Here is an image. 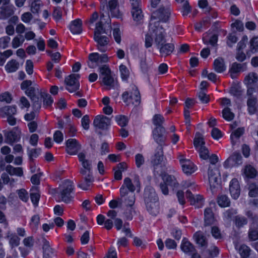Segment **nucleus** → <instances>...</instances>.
<instances>
[{
  "mask_svg": "<svg viewBox=\"0 0 258 258\" xmlns=\"http://www.w3.org/2000/svg\"><path fill=\"white\" fill-rule=\"evenodd\" d=\"M41 92L37 87H30L26 90L25 93L30 99H32L33 97L40 95Z\"/></svg>",
  "mask_w": 258,
  "mask_h": 258,
  "instance_id": "obj_49",
  "label": "nucleus"
},
{
  "mask_svg": "<svg viewBox=\"0 0 258 258\" xmlns=\"http://www.w3.org/2000/svg\"><path fill=\"white\" fill-rule=\"evenodd\" d=\"M229 191L232 197L237 199L240 193V186L237 179L233 178L231 180L229 185Z\"/></svg>",
  "mask_w": 258,
  "mask_h": 258,
  "instance_id": "obj_23",
  "label": "nucleus"
},
{
  "mask_svg": "<svg viewBox=\"0 0 258 258\" xmlns=\"http://www.w3.org/2000/svg\"><path fill=\"white\" fill-rule=\"evenodd\" d=\"M15 7L12 5L2 6L0 7V19L6 20L13 15Z\"/></svg>",
  "mask_w": 258,
  "mask_h": 258,
  "instance_id": "obj_20",
  "label": "nucleus"
},
{
  "mask_svg": "<svg viewBox=\"0 0 258 258\" xmlns=\"http://www.w3.org/2000/svg\"><path fill=\"white\" fill-rule=\"evenodd\" d=\"M103 34H107V33L103 28L102 22H99L96 23L94 35H102Z\"/></svg>",
  "mask_w": 258,
  "mask_h": 258,
  "instance_id": "obj_63",
  "label": "nucleus"
},
{
  "mask_svg": "<svg viewBox=\"0 0 258 258\" xmlns=\"http://www.w3.org/2000/svg\"><path fill=\"white\" fill-rule=\"evenodd\" d=\"M43 4L40 0H34L31 4V11L33 14H38Z\"/></svg>",
  "mask_w": 258,
  "mask_h": 258,
  "instance_id": "obj_48",
  "label": "nucleus"
},
{
  "mask_svg": "<svg viewBox=\"0 0 258 258\" xmlns=\"http://www.w3.org/2000/svg\"><path fill=\"white\" fill-rule=\"evenodd\" d=\"M213 67L214 70L218 73L223 72L226 68L224 60L222 57H218L214 60Z\"/></svg>",
  "mask_w": 258,
  "mask_h": 258,
  "instance_id": "obj_30",
  "label": "nucleus"
},
{
  "mask_svg": "<svg viewBox=\"0 0 258 258\" xmlns=\"http://www.w3.org/2000/svg\"><path fill=\"white\" fill-rule=\"evenodd\" d=\"M42 249L43 258H51L53 255V249L50 247L49 242L46 239L43 240Z\"/></svg>",
  "mask_w": 258,
  "mask_h": 258,
  "instance_id": "obj_29",
  "label": "nucleus"
},
{
  "mask_svg": "<svg viewBox=\"0 0 258 258\" xmlns=\"http://www.w3.org/2000/svg\"><path fill=\"white\" fill-rule=\"evenodd\" d=\"M79 161L81 162L82 167L80 170H84L86 172L92 170V161L86 158V155L84 153H80L78 155Z\"/></svg>",
  "mask_w": 258,
  "mask_h": 258,
  "instance_id": "obj_25",
  "label": "nucleus"
},
{
  "mask_svg": "<svg viewBox=\"0 0 258 258\" xmlns=\"http://www.w3.org/2000/svg\"><path fill=\"white\" fill-rule=\"evenodd\" d=\"M30 191L31 200L35 206H37L40 197L38 189L36 187H34L31 189Z\"/></svg>",
  "mask_w": 258,
  "mask_h": 258,
  "instance_id": "obj_43",
  "label": "nucleus"
},
{
  "mask_svg": "<svg viewBox=\"0 0 258 258\" xmlns=\"http://www.w3.org/2000/svg\"><path fill=\"white\" fill-rule=\"evenodd\" d=\"M247 87V95L248 97H256L258 92V85L254 86H246Z\"/></svg>",
  "mask_w": 258,
  "mask_h": 258,
  "instance_id": "obj_52",
  "label": "nucleus"
},
{
  "mask_svg": "<svg viewBox=\"0 0 258 258\" xmlns=\"http://www.w3.org/2000/svg\"><path fill=\"white\" fill-rule=\"evenodd\" d=\"M205 223L206 225H209L213 223L214 217L212 209L207 208L205 210Z\"/></svg>",
  "mask_w": 258,
  "mask_h": 258,
  "instance_id": "obj_41",
  "label": "nucleus"
},
{
  "mask_svg": "<svg viewBox=\"0 0 258 258\" xmlns=\"http://www.w3.org/2000/svg\"><path fill=\"white\" fill-rule=\"evenodd\" d=\"M242 156L239 153H234L224 162L225 167L236 166L242 164Z\"/></svg>",
  "mask_w": 258,
  "mask_h": 258,
  "instance_id": "obj_17",
  "label": "nucleus"
},
{
  "mask_svg": "<svg viewBox=\"0 0 258 258\" xmlns=\"http://www.w3.org/2000/svg\"><path fill=\"white\" fill-rule=\"evenodd\" d=\"M163 160V149L162 146H158L155 151L154 154L151 159V164L154 167H156L161 164Z\"/></svg>",
  "mask_w": 258,
  "mask_h": 258,
  "instance_id": "obj_18",
  "label": "nucleus"
},
{
  "mask_svg": "<svg viewBox=\"0 0 258 258\" xmlns=\"http://www.w3.org/2000/svg\"><path fill=\"white\" fill-rule=\"evenodd\" d=\"M246 70V63H238L236 62H233L229 70L230 76L232 79H234L236 77L237 73L240 72H244Z\"/></svg>",
  "mask_w": 258,
  "mask_h": 258,
  "instance_id": "obj_21",
  "label": "nucleus"
},
{
  "mask_svg": "<svg viewBox=\"0 0 258 258\" xmlns=\"http://www.w3.org/2000/svg\"><path fill=\"white\" fill-rule=\"evenodd\" d=\"M257 101L256 97H248L247 101V105L248 107V112L250 114H253L255 112V104Z\"/></svg>",
  "mask_w": 258,
  "mask_h": 258,
  "instance_id": "obj_40",
  "label": "nucleus"
},
{
  "mask_svg": "<svg viewBox=\"0 0 258 258\" xmlns=\"http://www.w3.org/2000/svg\"><path fill=\"white\" fill-rule=\"evenodd\" d=\"M205 144L203 138L200 137L199 134H197L194 142L195 147L198 149L202 146H205Z\"/></svg>",
  "mask_w": 258,
  "mask_h": 258,
  "instance_id": "obj_57",
  "label": "nucleus"
},
{
  "mask_svg": "<svg viewBox=\"0 0 258 258\" xmlns=\"http://www.w3.org/2000/svg\"><path fill=\"white\" fill-rule=\"evenodd\" d=\"M140 186V182L138 176H136L133 181L129 177H125L120 188V195L123 196L128 192H134L136 187H139Z\"/></svg>",
  "mask_w": 258,
  "mask_h": 258,
  "instance_id": "obj_4",
  "label": "nucleus"
},
{
  "mask_svg": "<svg viewBox=\"0 0 258 258\" xmlns=\"http://www.w3.org/2000/svg\"><path fill=\"white\" fill-rule=\"evenodd\" d=\"M17 112L16 107L15 106H6L0 109V114L4 117L6 115L13 116Z\"/></svg>",
  "mask_w": 258,
  "mask_h": 258,
  "instance_id": "obj_34",
  "label": "nucleus"
},
{
  "mask_svg": "<svg viewBox=\"0 0 258 258\" xmlns=\"http://www.w3.org/2000/svg\"><path fill=\"white\" fill-rule=\"evenodd\" d=\"M135 162L136 166L138 168L145 163V158L142 154L138 153L136 155Z\"/></svg>",
  "mask_w": 258,
  "mask_h": 258,
  "instance_id": "obj_64",
  "label": "nucleus"
},
{
  "mask_svg": "<svg viewBox=\"0 0 258 258\" xmlns=\"http://www.w3.org/2000/svg\"><path fill=\"white\" fill-rule=\"evenodd\" d=\"M248 237L250 239L253 241L258 239V229L257 227H253L249 229Z\"/></svg>",
  "mask_w": 258,
  "mask_h": 258,
  "instance_id": "obj_60",
  "label": "nucleus"
},
{
  "mask_svg": "<svg viewBox=\"0 0 258 258\" xmlns=\"http://www.w3.org/2000/svg\"><path fill=\"white\" fill-rule=\"evenodd\" d=\"M5 169L10 175L21 177L23 175V169L21 167H14L11 165H8L6 166Z\"/></svg>",
  "mask_w": 258,
  "mask_h": 258,
  "instance_id": "obj_36",
  "label": "nucleus"
},
{
  "mask_svg": "<svg viewBox=\"0 0 258 258\" xmlns=\"http://www.w3.org/2000/svg\"><path fill=\"white\" fill-rule=\"evenodd\" d=\"M74 185L70 180H64L58 188V194L60 200L65 203H70L73 200Z\"/></svg>",
  "mask_w": 258,
  "mask_h": 258,
  "instance_id": "obj_1",
  "label": "nucleus"
},
{
  "mask_svg": "<svg viewBox=\"0 0 258 258\" xmlns=\"http://www.w3.org/2000/svg\"><path fill=\"white\" fill-rule=\"evenodd\" d=\"M81 148V145L75 139H70L66 142V151L70 155H76Z\"/></svg>",
  "mask_w": 258,
  "mask_h": 258,
  "instance_id": "obj_15",
  "label": "nucleus"
},
{
  "mask_svg": "<svg viewBox=\"0 0 258 258\" xmlns=\"http://www.w3.org/2000/svg\"><path fill=\"white\" fill-rule=\"evenodd\" d=\"M183 172L186 175H190L197 169V166L190 160L186 159L182 155L178 157Z\"/></svg>",
  "mask_w": 258,
  "mask_h": 258,
  "instance_id": "obj_10",
  "label": "nucleus"
},
{
  "mask_svg": "<svg viewBox=\"0 0 258 258\" xmlns=\"http://www.w3.org/2000/svg\"><path fill=\"white\" fill-rule=\"evenodd\" d=\"M200 157L203 160H207L209 157V152L208 149L205 146H202L198 149Z\"/></svg>",
  "mask_w": 258,
  "mask_h": 258,
  "instance_id": "obj_54",
  "label": "nucleus"
},
{
  "mask_svg": "<svg viewBox=\"0 0 258 258\" xmlns=\"http://www.w3.org/2000/svg\"><path fill=\"white\" fill-rule=\"evenodd\" d=\"M100 78L102 79V83L106 86L107 89L113 88L114 80L111 76V71L107 65H103L99 68Z\"/></svg>",
  "mask_w": 258,
  "mask_h": 258,
  "instance_id": "obj_5",
  "label": "nucleus"
},
{
  "mask_svg": "<svg viewBox=\"0 0 258 258\" xmlns=\"http://www.w3.org/2000/svg\"><path fill=\"white\" fill-rule=\"evenodd\" d=\"M194 237L198 244L202 247H206L208 242L206 237L201 231H198L194 235Z\"/></svg>",
  "mask_w": 258,
  "mask_h": 258,
  "instance_id": "obj_33",
  "label": "nucleus"
},
{
  "mask_svg": "<svg viewBox=\"0 0 258 258\" xmlns=\"http://www.w3.org/2000/svg\"><path fill=\"white\" fill-rule=\"evenodd\" d=\"M257 75L255 73L251 72L245 77L244 83L246 86H254V85H257Z\"/></svg>",
  "mask_w": 258,
  "mask_h": 258,
  "instance_id": "obj_32",
  "label": "nucleus"
},
{
  "mask_svg": "<svg viewBox=\"0 0 258 258\" xmlns=\"http://www.w3.org/2000/svg\"><path fill=\"white\" fill-rule=\"evenodd\" d=\"M208 176L210 188L212 192L214 193L220 187L221 178L218 169L216 167L212 169L210 166L208 170Z\"/></svg>",
  "mask_w": 258,
  "mask_h": 258,
  "instance_id": "obj_6",
  "label": "nucleus"
},
{
  "mask_svg": "<svg viewBox=\"0 0 258 258\" xmlns=\"http://www.w3.org/2000/svg\"><path fill=\"white\" fill-rule=\"evenodd\" d=\"M93 125L99 129L106 130L110 125V119L103 115H97L94 118Z\"/></svg>",
  "mask_w": 258,
  "mask_h": 258,
  "instance_id": "obj_13",
  "label": "nucleus"
},
{
  "mask_svg": "<svg viewBox=\"0 0 258 258\" xmlns=\"http://www.w3.org/2000/svg\"><path fill=\"white\" fill-rule=\"evenodd\" d=\"M147 211L153 215H156L159 213V204L158 201H149L145 203Z\"/></svg>",
  "mask_w": 258,
  "mask_h": 258,
  "instance_id": "obj_31",
  "label": "nucleus"
},
{
  "mask_svg": "<svg viewBox=\"0 0 258 258\" xmlns=\"http://www.w3.org/2000/svg\"><path fill=\"white\" fill-rule=\"evenodd\" d=\"M217 203L221 207L225 208L230 206V201L227 196L222 195L217 198Z\"/></svg>",
  "mask_w": 258,
  "mask_h": 258,
  "instance_id": "obj_47",
  "label": "nucleus"
},
{
  "mask_svg": "<svg viewBox=\"0 0 258 258\" xmlns=\"http://www.w3.org/2000/svg\"><path fill=\"white\" fill-rule=\"evenodd\" d=\"M27 150L28 154L29 159L31 161H32L34 158H37L39 156L41 152L40 149L39 148L30 149L29 148H28Z\"/></svg>",
  "mask_w": 258,
  "mask_h": 258,
  "instance_id": "obj_55",
  "label": "nucleus"
},
{
  "mask_svg": "<svg viewBox=\"0 0 258 258\" xmlns=\"http://www.w3.org/2000/svg\"><path fill=\"white\" fill-rule=\"evenodd\" d=\"M25 41V39L22 35L15 37L12 40V45L14 48H16L21 46Z\"/></svg>",
  "mask_w": 258,
  "mask_h": 258,
  "instance_id": "obj_51",
  "label": "nucleus"
},
{
  "mask_svg": "<svg viewBox=\"0 0 258 258\" xmlns=\"http://www.w3.org/2000/svg\"><path fill=\"white\" fill-rule=\"evenodd\" d=\"M119 199L120 204H124L125 206L132 207L134 205L136 201V197L134 192H128L122 196L120 195Z\"/></svg>",
  "mask_w": 258,
  "mask_h": 258,
  "instance_id": "obj_22",
  "label": "nucleus"
},
{
  "mask_svg": "<svg viewBox=\"0 0 258 258\" xmlns=\"http://www.w3.org/2000/svg\"><path fill=\"white\" fill-rule=\"evenodd\" d=\"M80 173L81 180L79 181L78 186L83 190H88L94 181L92 171L86 172L84 170H80Z\"/></svg>",
  "mask_w": 258,
  "mask_h": 258,
  "instance_id": "obj_8",
  "label": "nucleus"
},
{
  "mask_svg": "<svg viewBox=\"0 0 258 258\" xmlns=\"http://www.w3.org/2000/svg\"><path fill=\"white\" fill-rule=\"evenodd\" d=\"M80 78L79 74H72L65 78L66 89L70 92H74L78 90L80 87L78 81Z\"/></svg>",
  "mask_w": 258,
  "mask_h": 258,
  "instance_id": "obj_9",
  "label": "nucleus"
},
{
  "mask_svg": "<svg viewBox=\"0 0 258 258\" xmlns=\"http://www.w3.org/2000/svg\"><path fill=\"white\" fill-rule=\"evenodd\" d=\"M186 196L190 204L195 206L196 208H201L204 205V199L202 196L200 195L194 196L190 190H187Z\"/></svg>",
  "mask_w": 258,
  "mask_h": 258,
  "instance_id": "obj_16",
  "label": "nucleus"
},
{
  "mask_svg": "<svg viewBox=\"0 0 258 258\" xmlns=\"http://www.w3.org/2000/svg\"><path fill=\"white\" fill-rule=\"evenodd\" d=\"M250 51L255 53L258 51V37H253L250 41Z\"/></svg>",
  "mask_w": 258,
  "mask_h": 258,
  "instance_id": "obj_58",
  "label": "nucleus"
},
{
  "mask_svg": "<svg viewBox=\"0 0 258 258\" xmlns=\"http://www.w3.org/2000/svg\"><path fill=\"white\" fill-rule=\"evenodd\" d=\"M19 198L23 202H27L29 199L28 192L25 189L17 190Z\"/></svg>",
  "mask_w": 258,
  "mask_h": 258,
  "instance_id": "obj_62",
  "label": "nucleus"
},
{
  "mask_svg": "<svg viewBox=\"0 0 258 258\" xmlns=\"http://www.w3.org/2000/svg\"><path fill=\"white\" fill-rule=\"evenodd\" d=\"M171 15V9L169 6H161L157 10L153 12L150 23L161 21L166 22Z\"/></svg>",
  "mask_w": 258,
  "mask_h": 258,
  "instance_id": "obj_3",
  "label": "nucleus"
},
{
  "mask_svg": "<svg viewBox=\"0 0 258 258\" xmlns=\"http://www.w3.org/2000/svg\"><path fill=\"white\" fill-rule=\"evenodd\" d=\"M223 117L227 121L232 120L234 117V114L231 111L228 107H225L222 111Z\"/></svg>",
  "mask_w": 258,
  "mask_h": 258,
  "instance_id": "obj_53",
  "label": "nucleus"
},
{
  "mask_svg": "<svg viewBox=\"0 0 258 258\" xmlns=\"http://www.w3.org/2000/svg\"><path fill=\"white\" fill-rule=\"evenodd\" d=\"M181 250L185 253H191L195 250L194 246L186 238H183L180 245Z\"/></svg>",
  "mask_w": 258,
  "mask_h": 258,
  "instance_id": "obj_35",
  "label": "nucleus"
},
{
  "mask_svg": "<svg viewBox=\"0 0 258 258\" xmlns=\"http://www.w3.org/2000/svg\"><path fill=\"white\" fill-rule=\"evenodd\" d=\"M131 5V13L135 21H140L143 17L141 6V0H130Z\"/></svg>",
  "mask_w": 258,
  "mask_h": 258,
  "instance_id": "obj_11",
  "label": "nucleus"
},
{
  "mask_svg": "<svg viewBox=\"0 0 258 258\" xmlns=\"http://www.w3.org/2000/svg\"><path fill=\"white\" fill-rule=\"evenodd\" d=\"M162 179L165 183L170 186L176 187L178 185L176 179L173 175L164 174L162 176Z\"/></svg>",
  "mask_w": 258,
  "mask_h": 258,
  "instance_id": "obj_39",
  "label": "nucleus"
},
{
  "mask_svg": "<svg viewBox=\"0 0 258 258\" xmlns=\"http://www.w3.org/2000/svg\"><path fill=\"white\" fill-rule=\"evenodd\" d=\"M164 121V117L160 114H155L153 118V123L157 126L163 127L162 123Z\"/></svg>",
  "mask_w": 258,
  "mask_h": 258,
  "instance_id": "obj_56",
  "label": "nucleus"
},
{
  "mask_svg": "<svg viewBox=\"0 0 258 258\" xmlns=\"http://www.w3.org/2000/svg\"><path fill=\"white\" fill-rule=\"evenodd\" d=\"M144 199L145 203H147L149 201H158V197L153 187L148 186L145 189Z\"/></svg>",
  "mask_w": 258,
  "mask_h": 258,
  "instance_id": "obj_26",
  "label": "nucleus"
},
{
  "mask_svg": "<svg viewBox=\"0 0 258 258\" xmlns=\"http://www.w3.org/2000/svg\"><path fill=\"white\" fill-rule=\"evenodd\" d=\"M165 129L164 127L157 126L153 131V136L154 140L158 144V146L165 145L164 142L166 140V137L164 135Z\"/></svg>",
  "mask_w": 258,
  "mask_h": 258,
  "instance_id": "obj_14",
  "label": "nucleus"
},
{
  "mask_svg": "<svg viewBox=\"0 0 258 258\" xmlns=\"http://www.w3.org/2000/svg\"><path fill=\"white\" fill-rule=\"evenodd\" d=\"M159 49L160 53L162 57H166L170 55L174 50V45L171 43L165 42L157 47Z\"/></svg>",
  "mask_w": 258,
  "mask_h": 258,
  "instance_id": "obj_24",
  "label": "nucleus"
},
{
  "mask_svg": "<svg viewBox=\"0 0 258 258\" xmlns=\"http://www.w3.org/2000/svg\"><path fill=\"white\" fill-rule=\"evenodd\" d=\"M5 136V142L12 145L15 142L19 141L20 139V131L14 127L10 132L4 131Z\"/></svg>",
  "mask_w": 258,
  "mask_h": 258,
  "instance_id": "obj_12",
  "label": "nucleus"
},
{
  "mask_svg": "<svg viewBox=\"0 0 258 258\" xmlns=\"http://www.w3.org/2000/svg\"><path fill=\"white\" fill-rule=\"evenodd\" d=\"M248 221L244 216L237 215L234 217V223L236 227L240 228L247 224Z\"/></svg>",
  "mask_w": 258,
  "mask_h": 258,
  "instance_id": "obj_44",
  "label": "nucleus"
},
{
  "mask_svg": "<svg viewBox=\"0 0 258 258\" xmlns=\"http://www.w3.org/2000/svg\"><path fill=\"white\" fill-rule=\"evenodd\" d=\"M256 171L254 167L250 165L245 166L244 169V173L249 178H253L256 175Z\"/></svg>",
  "mask_w": 258,
  "mask_h": 258,
  "instance_id": "obj_50",
  "label": "nucleus"
},
{
  "mask_svg": "<svg viewBox=\"0 0 258 258\" xmlns=\"http://www.w3.org/2000/svg\"><path fill=\"white\" fill-rule=\"evenodd\" d=\"M70 29L74 34H79L82 31V23L81 19H77L73 21L70 25Z\"/></svg>",
  "mask_w": 258,
  "mask_h": 258,
  "instance_id": "obj_28",
  "label": "nucleus"
},
{
  "mask_svg": "<svg viewBox=\"0 0 258 258\" xmlns=\"http://www.w3.org/2000/svg\"><path fill=\"white\" fill-rule=\"evenodd\" d=\"M130 98L132 100L133 104L137 105L140 103L141 97L140 92L137 87H135L133 88Z\"/></svg>",
  "mask_w": 258,
  "mask_h": 258,
  "instance_id": "obj_42",
  "label": "nucleus"
},
{
  "mask_svg": "<svg viewBox=\"0 0 258 258\" xmlns=\"http://www.w3.org/2000/svg\"><path fill=\"white\" fill-rule=\"evenodd\" d=\"M149 32L154 34V43L157 47L166 42L165 30L159 22L150 23Z\"/></svg>",
  "mask_w": 258,
  "mask_h": 258,
  "instance_id": "obj_2",
  "label": "nucleus"
},
{
  "mask_svg": "<svg viewBox=\"0 0 258 258\" xmlns=\"http://www.w3.org/2000/svg\"><path fill=\"white\" fill-rule=\"evenodd\" d=\"M40 96L43 99V106L47 107L51 105L53 100L50 95L47 93L46 92H41Z\"/></svg>",
  "mask_w": 258,
  "mask_h": 258,
  "instance_id": "obj_45",
  "label": "nucleus"
},
{
  "mask_svg": "<svg viewBox=\"0 0 258 258\" xmlns=\"http://www.w3.org/2000/svg\"><path fill=\"white\" fill-rule=\"evenodd\" d=\"M94 39L97 43V48L101 52H105L109 38L105 35H94Z\"/></svg>",
  "mask_w": 258,
  "mask_h": 258,
  "instance_id": "obj_19",
  "label": "nucleus"
},
{
  "mask_svg": "<svg viewBox=\"0 0 258 258\" xmlns=\"http://www.w3.org/2000/svg\"><path fill=\"white\" fill-rule=\"evenodd\" d=\"M7 237L9 239V243L12 248L19 245L20 239L15 234L11 233L10 232H8Z\"/></svg>",
  "mask_w": 258,
  "mask_h": 258,
  "instance_id": "obj_46",
  "label": "nucleus"
},
{
  "mask_svg": "<svg viewBox=\"0 0 258 258\" xmlns=\"http://www.w3.org/2000/svg\"><path fill=\"white\" fill-rule=\"evenodd\" d=\"M20 67V64L15 59H12L8 61L5 66V69L8 73H13L17 71Z\"/></svg>",
  "mask_w": 258,
  "mask_h": 258,
  "instance_id": "obj_38",
  "label": "nucleus"
},
{
  "mask_svg": "<svg viewBox=\"0 0 258 258\" xmlns=\"http://www.w3.org/2000/svg\"><path fill=\"white\" fill-rule=\"evenodd\" d=\"M31 99L33 102V107L34 110L36 111L39 110L41 106V100L38 96L33 97V98Z\"/></svg>",
  "mask_w": 258,
  "mask_h": 258,
  "instance_id": "obj_61",
  "label": "nucleus"
},
{
  "mask_svg": "<svg viewBox=\"0 0 258 258\" xmlns=\"http://www.w3.org/2000/svg\"><path fill=\"white\" fill-rule=\"evenodd\" d=\"M244 130L243 128H238L230 136L231 143L232 146L236 145L239 141V138L244 133Z\"/></svg>",
  "mask_w": 258,
  "mask_h": 258,
  "instance_id": "obj_37",
  "label": "nucleus"
},
{
  "mask_svg": "<svg viewBox=\"0 0 258 258\" xmlns=\"http://www.w3.org/2000/svg\"><path fill=\"white\" fill-rule=\"evenodd\" d=\"M118 0H110L108 2V8L111 16L114 17L120 18L121 14L118 9Z\"/></svg>",
  "mask_w": 258,
  "mask_h": 258,
  "instance_id": "obj_27",
  "label": "nucleus"
},
{
  "mask_svg": "<svg viewBox=\"0 0 258 258\" xmlns=\"http://www.w3.org/2000/svg\"><path fill=\"white\" fill-rule=\"evenodd\" d=\"M88 59V67L93 69L98 66L100 63L106 62L108 58L106 54H99L97 52H93L89 54Z\"/></svg>",
  "mask_w": 258,
  "mask_h": 258,
  "instance_id": "obj_7",
  "label": "nucleus"
},
{
  "mask_svg": "<svg viewBox=\"0 0 258 258\" xmlns=\"http://www.w3.org/2000/svg\"><path fill=\"white\" fill-rule=\"evenodd\" d=\"M248 195L251 197H256L258 196V186L253 183H250L249 185Z\"/></svg>",
  "mask_w": 258,
  "mask_h": 258,
  "instance_id": "obj_59",
  "label": "nucleus"
}]
</instances>
